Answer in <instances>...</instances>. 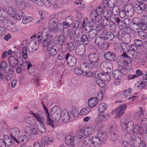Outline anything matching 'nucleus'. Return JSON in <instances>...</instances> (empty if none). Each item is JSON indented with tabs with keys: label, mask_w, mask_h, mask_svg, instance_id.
Here are the masks:
<instances>
[{
	"label": "nucleus",
	"mask_w": 147,
	"mask_h": 147,
	"mask_svg": "<svg viewBox=\"0 0 147 147\" xmlns=\"http://www.w3.org/2000/svg\"><path fill=\"white\" fill-rule=\"evenodd\" d=\"M111 23L109 18H104L102 21L103 25L104 26H107Z\"/></svg>",
	"instance_id": "obj_60"
},
{
	"label": "nucleus",
	"mask_w": 147,
	"mask_h": 147,
	"mask_svg": "<svg viewBox=\"0 0 147 147\" xmlns=\"http://www.w3.org/2000/svg\"><path fill=\"white\" fill-rule=\"evenodd\" d=\"M141 141V139L139 137H136L134 139L132 138V139L131 140L130 143L131 145L135 144V145L137 146L140 143Z\"/></svg>",
	"instance_id": "obj_42"
},
{
	"label": "nucleus",
	"mask_w": 147,
	"mask_h": 147,
	"mask_svg": "<svg viewBox=\"0 0 147 147\" xmlns=\"http://www.w3.org/2000/svg\"><path fill=\"white\" fill-rule=\"evenodd\" d=\"M63 36L61 35L55 37L54 39L55 42L57 44H61L63 41Z\"/></svg>",
	"instance_id": "obj_54"
},
{
	"label": "nucleus",
	"mask_w": 147,
	"mask_h": 147,
	"mask_svg": "<svg viewBox=\"0 0 147 147\" xmlns=\"http://www.w3.org/2000/svg\"><path fill=\"white\" fill-rule=\"evenodd\" d=\"M88 57L90 62H91L94 64L98 63L99 61V57L98 54L96 52L90 53L88 56Z\"/></svg>",
	"instance_id": "obj_8"
},
{
	"label": "nucleus",
	"mask_w": 147,
	"mask_h": 147,
	"mask_svg": "<svg viewBox=\"0 0 147 147\" xmlns=\"http://www.w3.org/2000/svg\"><path fill=\"white\" fill-rule=\"evenodd\" d=\"M47 49L49 56L51 57L55 56L57 54L58 50V47L54 45L49 47Z\"/></svg>",
	"instance_id": "obj_12"
},
{
	"label": "nucleus",
	"mask_w": 147,
	"mask_h": 147,
	"mask_svg": "<svg viewBox=\"0 0 147 147\" xmlns=\"http://www.w3.org/2000/svg\"><path fill=\"white\" fill-rule=\"evenodd\" d=\"M123 26L125 27V29H128L129 28L128 26H126L125 24L126 25H128L129 26H131L132 24V20L128 18H126L123 19Z\"/></svg>",
	"instance_id": "obj_34"
},
{
	"label": "nucleus",
	"mask_w": 147,
	"mask_h": 147,
	"mask_svg": "<svg viewBox=\"0 0 147 147\" xmlns=\"http://www.w3.org/2000/svg\"><path fill=\"white\" fill-rule=\"evenodd\" d=\"M49 32H47L46 33V39L44 40L42 42V46L44 47H51L53 45V36L49 35Z\"/></svg>",
	"instance_id": "obj_7"
},
{
	"label": "nucleus",
	"mask_w": 147,
	"mask_h": 147,
	"mask_svg": "<svg viewBox=\"0 0 147 147\" xmlns=\"http://www.w3.org/2000/svg\"><path fill=\"white\" fill-rule=\"evenodd\" d=\"M66 46L69 51H72L75 49V46L72 42H67L66 44Z\"/></svg>",
	"instance_id": "obj_56"
},
{
	"label": "nucleus",
	"mask_w": 147,
	"mask_h": 147,
	"mask_svg": "<svg viewBox=\"0 0 147 147\" xmlns=\"http://www.w3.org/2000/svg\"><path fill=\"white\" fill-rule=\"evenodd\" d=\"M98 100L96 98H90L88 102L89 107L93 108L95 107L98 103Z\"/></svg>",
	"instance_id": "obj_30"
},
{
	"label": "nucleus",
	"mask_w": 147,
	"mask_h": 147,
	"mask_svg": "<svg viewBox=\"0 0 147 147\" xmlns=\"http://www.w3.org/2000/svg\"><path fill=\"white\" fill-rule=\"evenodd\" d=\"M5 10L11 16H12L13 15L15 11L13 7L9 6L6 7L5 8Z\"/></svg>",
	"instance_id": "obj_43"
},
{
	"label": "nucleus",
	"mask_w": 147,
	"mask_h": 147,
	"mask_svg": "<svg viewBox=\"0 0 147 147\" xmlns=\"http://www.w3.org/2000/svg\"><path fill=\"white\" fill-rule=\"evenodd\" d=\"M127 107L125 104L120 105L114 110L112 111L111 113L112 114H116L115 117L116 119L119 118L124 114L125 109Z\"/></svg>",
	"instance_id": "obj_5"
},
{
	"label": "nucleus",
	"mask_w": 147,
	"mask_h": 147,
	"mask_svg": "<svg viewBox=\"0 0 147 147\" xmlns=\"http://www.w3.org/2000/svg\"><path fill=\"white\" fill-rule=\"evenodd\" d=\"M116 23L117 24L119 28L121 29H125V27L123 26V19L118 17Z\"/></svg>",
	"instance_id": "obj_49"
},
{
	"label": "nucleus",
	"mask_w": 147,
	"mask_h": 147,
	"mask_svg": "<svg viewBox=\"0 0 147 147\" xmlns=\"http://www.w3.org/2000/svg\"><path fill=\"white\" fill-rule=\"evenodd\" d=\"M97 136L99 138L101 142H105L107 140V136L106 133L103 131L99 130L97 133Z\"/></svg>",
	"instance_id": "obj_21"
},
{
	"label": "nucleus",
	"mask_w": 147,
	"mask_h": 147,
	"mask_svg": "<svg viewBox=\"0 0 147 147\" xmlns=\"http://www.w3.org/2000/svg\"><path fill=\"white\" fill-rule=\"evenodd\" d=\"M103 15H104L105 18H109L112 16V14L111 11H110L106 10L103 12Z\"/></svg>",
	"instance_id": "obj_62"
},
{
	"label": "nucleus",
	"mask_w": 147,
	"mask_h": 147,
	"mask_svg": "<svg viewBox=\"0 0 147 147\" xmlns=\"http://www.w3.org/2000/svg\"><path fill=\"white\" fill-rule=\"evenodd\" d=\"M103 38L105 40L109 39L110 40H112L114 37V34L111 32H107L106 30H104L102 33Z\"/></svg>",
	"instance_id": "obj_18"
},
{
	"label": "nucleus",
	"mask_w": 147,
	"mask_h": 147,
	"mask_svg": "<svg viewBox=\"0 0 147 147\" xmlns=\"http://www.w3.org/2000/svg\"><path fill=\"white\" fill-rule=\"evenodd\" d=\"M143 129L142 127H140L138 125L136 124L135 126L134 132L137 134L139 133L141 134L143 132Z\"/></svg>",
	"instance_id": "obj_45"
},
{
	"label": "nucleus",
	"mask_w": 147,
	"mask_h": 147,
	"mask_svg": "<svg viewBox=\"0 0 147 147\" xmlns=\"http://www.w3.org/2000/svg\"><path fill=\"white\" fill-rule=\"evenodd\" d=\"M32 115L35 118L36 121L40 123H42V122L43 120H44V118L42 117L40 115L35 113H34L32 112Z\"/></svg>",
	"instance_id": "obj_38"
},
{
	"label": "nucleus",
	"mask_w": 147,
	"mask_h": 147,
	"mask_svg": "<svg viewBox=\"0 0 147 147\" xmlns=\"http://www.w3.org/2000/svg\"><path fill=\"white\" fill-rule=\"evenodd\" d=\"M138 47L135 45L132 44L129 46V49L127 50L128 53H126L124 52L122 55V56L123 58V63L125 66H128L130 68L131 65L130 64L131 63V61L130 58H133L136 57L134 56V53L133 51L136 50Z\"/></svg>",
	"instance_id": "obj_1"
},
{
	"label": "nucleus",
	"mask_w": 147,
	"mask_h": 147,
	"mask_svg": "<svg viewBox=\"0 0 147 147\" xmlns=\"http://www.w3.org/2000/svg\"><path fill=\"white\" fill-rule=\"evenodd\" d=\"M140 29L143 30H145L147 29L146 26L144 23L141 22H139V23L137 25Z\"/></svg>",
	"instance_id": "obj_57"
},
{
	"label": "nucleus",
	"mask_w": 147,
	"mask_h": 147,
	"mask_svg": "<svg viewBox=\"0 0 147 147\" xmlns=\"http://www.w3.org/2000/svg\"><path fill=\"white\" fill-rule=\"evenodd\" d=\"M118 135L115 133H110V138L111 140L113 141H117L119 139Z\"/></svg>",
	"instance_id": "obj_46"
},
{
	"label": "nucleus",
	"mask_w": 147,
	"mask_h": 147,
	"mask_svg": "<svg viewBox=\"0 0 147 147\" xmlns=\"http://www.w3.org/2000/svg\"><path fill=\"white\" fill-rule=\"evenodd\" d=\"M76 137L70 135H67L65 138V144L69 146L71 144H74V140Z\"/></svg>",
	"instance_id": "obj_25"
},
{
	"label": "nucleus",
	"mask_w": 147,
	"mask_h": 147,
	"mask_svg": "<svg viewBox=\"0 0 147 147\" xmlns=\"http://www.w3.org/2000/svg\"><path fill=\"white\" fill-rule=\"evenodd\" d=\"M94 83L97 84L101 88H103L105 86V82L98 78H96L94 80Z\"/></svg>",
	"instance_id": "obj_53"
},
{
	"label": "nucleus",
	"mask_w": 147,
	"mask_h": 147,
	"mask_svg": "<svg viewBox=\"0 0 147 147\" xmlns=\"http://www.w3.org/2000/svg\"><path fill=\"white\" fill-rule=\"evenodd\" d=\"M110 115L107 113H100L95 119L96 123V127L98 129L102 128L104 126L103 123L110 119Z\"/></svg>",
	"instance_id": "obj_2"
},
{
	"label": "nucleus",
	"mask_w": 147,
	"mask_h": 147,
	"mask_svg": "<svg viewBox=\"0 0 147 147\" xmlns=\"http://www.w3.org/2000/svg\"><path fill=\"white\" fill-rule=\"evenodd\" d=\"M27 42V41L26 40H23L22 42L21 46L18 47V49L20 48L22 49V56L24 59H26L27 58V48L26 47Z\"/></svg>",
	"instance_id": "obj_14"
},
{
	"label": "nucleus",
	"mask_w": 147,
	"mask_h": 147,
	"mask_svg": "<svg viewBox=\"0 0 147 147\" xmlns=\"http://www.w3.org/2000/svg\"><path fill=\"white\" fill-rule=\"evenodd\" d=\"M120 123L121 126L123 130L129 131L132 130L134 125L132 121H128L126 118L123 117L120 120Z\"/></svg>",
	"instance_id": "obj_4"
},
{
	"label": "nucleus",
	"mask_w": 147,
	"mask_h": 147,
	"mask_svg": "<svg viewBox=\"0 0 147 147\" xmlns=\"http://www.w3.org/2000/svg\"><path fill=\"white\" fill-rule=\"evenodd\" d=\"M6 28L8 30L14 32H17L18 30L16 25L11 21L7 23Z\"/></svg>",
	"instance_id": "obj_23"
},
{
	"label": "nucleus",
	"mask_w": 147,
	"mask_h": 147,
	"mask_svg": "<svg viewBox=\"0 0 147 147\" xmlns=\"http://www.w3.org/2000/svg\"><path fill=\"white\" fill-rule=\"evenodd\" d=\"M61 117L63 122L66 123L70 120V116L68 112L66 110L62 111Z\"/></svg>",
	"instance_id": "obj_22"
},
{
	"label": "nucleus",
	"mask_w": 147,
	"mask_h": 147,
	"mask_svg": "<svg viewBox=\"0 0 147 147\" xmlns=\"http://www.w3.org/2000/svg\"><path fill=\"white\" fill-rule=\"evenodd\" d=\"M65 59L67 61L68 65L70 67L74 66L77 63V60L75 57L69 52L65 55Z\"/></svg>",
	"instance_id": "obj_6"
},
{
	"label": "nucleus",
	"mask_w": 147,
	"mask_h": 147,
	"mask_svg": "<svg viewBox=\"0 0 147 147\" xmlns=\"http://www.w3.org/2000/svg\"><path fill=\"white\" fill-rule=\"evenodd\" d=\"M104 9L100 5L97 7L96 9L93 10L91 13L95 12L96 14L101 15L103 12V9Z\"/></svg>",
	"instance_id": "obj_55"
},
{
	"label": "nucleus",
	"mask_w": 147,
	"mask_h": 147,
	"mask_svg": "<svg viewBox=\"0 0 147 147\" xmlns=\"http://www.w3.org/2000/svg\"><path fill=\"white\" fill-rule=\"evenodd\" d=\"M17 6L22 9H24L26 7V4L24 0H15Z\"/></svg>",
	"instance_id": "obj_35"
},
{
	"label": "nucleus",
	"mask_w": 147,
	"mask_h": 147,
	"mask_svg": "<svg viewBox=\"0 0 147 147\" xmlns=\"http://www.w3.org/2000/svg\"><path fill=\"white\" fill-rule=\"evenodd\" d=\"M58 24V20L56 17H52L50 20L49 22V27H51Z\"/></svg>",
	"instance_id": "obj_37"
},
{
	"label": "nucleus",
	"mask_w": 147,
	"mask_h": 147,
	"mask_svg": "<svg viewBox=\"0 0 147 147\" xmlns=\"http://www.w3.org/2000/svg\"><path fill=\"white\" fill-rule=\"evenodd\" d=\"M84 130L86 136H88L93 134L94 131V128L91 127H87Z\"/></svg>",
	"instance_id": "obj_39"
},
{
	"label": "nucleus",
	"mask_w": 147,
	"mask_h": 147,
	"mask_svg": "<svg viewBox=\"0 0 147 147\" xmlns=\"http://www.w3.org/2000/svg\"><path fill=\"white\" fill-rule=\"evenodd\" d=\"M60 108L56 106L53 107L50 110L51 115H50L52 121H59L61 117L62 113Z\"/></svg>",
	"instance_id": "obj_3"
},
{
	"label": "nucleus",
	"mask_w": 147,
	"mask_h": 147,
	"mask_svg": "<svg viewBox=\"0 0 147 147\" xmlns=\"http://www.w3.org/2000/svg\"><path fill=\"white\" fill-rule=\"evenodd\" d=\"M55 140L52 137H50L48 136H45L43 138V142L46 145H51L53 144Z\"/></svg>",
	"instance_id": "obj_29"
},
{
	"label": "nucleus",
	"mask_w": 147,
	"mask_h": 147,
	"mask_svg": "<svg viewBox=\"0 0 147 147\" xmlns=\"http://www.w3.org/2000/svg\"><path fill=\"white\" fill-rule=\"evenodd\" d=\"M27 119V123L30 126H34L35 124V121L34 119L30 117H28Z\"/></svg>",
	"instance_id": "obj_64"
},
{
	"label": "nucleus",
	"mask_w": 147,
	"mask_h": 147,
	"mask_svg": "<svg viewBox=\"0 0 147 147\" xmlns=\"http://www.w3.org/2000/svg\"><path fill=\"white\" fill-rule=\"evenodd\" d=\"M39 131L41 133H43L46 131V129L44 125L42 123H40L38 126Z\"/></svg>",
	"instance_id": "obj_59"
},
{
	"label": "nucleus",
	"mask_w": 147,
	"mask_h": 147,
	"mask_svg": "<svg viewBox=\"0 0 147 147\" xmlns=\"http://www.w3.org/2000/svg\"><path fill=\"white\" fill-rule=\"evenodd\" d=\"M10 135L13 140L16 142H18V140L16 137L18 136L20 134V131L17 128L14 127L10 129Z\"/></svg>",
	"instance_id": "obj_11"
},
{
	"label": "nucleus",
	"mask_w": 147,
	"mask_h": 147,
	"mask_svg": "<svg viewBox=\"0 0 147 147\" xmlns=\"http://www.w3.org/2000/svg\"><path fill=\"white\" fill-rule=\"evenodd\" d=\"M17 140H18V142H16L17 143L23 142L26 143L28 141V139L26 135H24L20 136Z\"/></svg>",
	"instance_id": "obj_40"
},
{
	"label": "nucleus",
	"mask_w": 147,
	"mask_h": 147,
	"mask_svg": "<svg viewBox=\"0 0 147 147\" xmlns=\"http://www.w3.org/2000/svg\"><path fill=\"white\" fill-rule=\"evenodd\" d=\"M126 36L125 32L122 30H120L118 34V37L119 40H126Z\"/></svg>",
	"instance_id": "obj_44"
},
{
	"label": "nucleus",
	"mask_w": 147,
	"mask_h": 147,
	"mask_svg": "<svg viewBox=\"0 0 147 147\" xmlns=\"http://www.w3.org/2000/svg\"><path fill=\"white\" fill-rule=\"evenodd\" d=\"M132 7V6L130 5H127L125 6L124 10L126 12L127 16H131L133 15V10Z\"/></svg>",
	"instance_id": "obj_32"
},
{
	"label": "nucleus",
	"mask_w": 147,
	"mask_h": 147,
	"mask_svg": "<svg viewBox=\"0 0 147 147\" xmlns=\"http://www.w3.org/2000/svg\"><path fill=\"white\" fill-rule=\"evenodd\" d=\"M85 51V46L82 44H78L76 47L75 50L76 54L79 56L83 55Z\"/></svg>",
	"instance_id": "obj_10"
},
{
	"label": "nucleus",
	"mask_w": 147,
	"mask_h": 147,
	"mask_svg": "<svg viewBox=\"0 0 147 147\" xmlns=\"http://www.w3.org/2000/svg\"><path fill=\"white\" fill-rule=\"evenodd\" d=\"M125 71L124 69L114 70L113 72L112 75L115 79L121 78L123 74H124Z\"/></svg>",
	"instance_id": "obj_19"
},
{
	"label": "nucleus",
	"mask_w": 147,
	"mask_h": 147,
	"mask_svg": "<svg viewBox=\"0 0 147 147\" xmlns=\"http://www.w3.org/2000/svg\"><path fill=\"white\" fill-rule=\"evenodd\" d=\"M107 108V105L105 103L102 102L98 106V110L99 113H103Z\"/></svg>",
	"instance_id": "obj_33"
},
{
	"label": "nucleus",
	"mask_w": 147,
	"mask_h": 147,
	"mask_svg": "<svg viewBox=\"0 0 147 147\" xmlns=\"http://www.w3.org/2000/svg\"><path fill=\"white\" fill-rule=\"evenodd\" d=\"M85 133L84 129H81L77 132V136L78 138L82 139L84 136H86Z\"/></svg>",
	"instance_id": "obj_47"
},
{
	"label": "nucleus",
	"mask_w": 147,
	"mask_h": 147,
	"mask_svg": "<svg viewBox=\"0 0 147 147\" xmlns=\"http://www.w3.org/2000/svg\"><path fill=\"white\" fill-rule=\"evenodd\" d=\"M71 114L74 117H76L78 116L79 112L77 107H73L72 110Z\"/></svg>",
	"instance_id": "obj_48"
},
{
	"label": "nucleus",
	"mask_w": 147,
	"mask_h": 147,
	"mask_svg": "<svg viewBox=\"0 0 147 147\" xmlns=\"http://www.w3.org/2000/svg\"><path fill=\"white\" fill-rule=\"evenodd\" d=\"M43 108L45 112L46 116L47 117V124L51 126L53 128L54 127L55 125L53 121L51 120L50 113L47 108L45 106H43Z\"/></svg>",
	"instance_id": "obj_13"
},
{
	"label": "nucleus",
	"mask_w": 147,
	"mask_h": 147,
	"mask_svg": "<svg viewBox=\"0 0 147 147\" xmlns=\"http://www.w3.org/2000/svg\"><path fill=\"white\" fill-rule=\"evenodd\" d=\"M88 35L90 38L91 39H94L96 37L97 35L96 30L92 29L89 32Z\"/></svg>",
	"instance_id": "obj_51"
},
{
	"label": "nucleus",
	"mask_w": 147,
	"mask_h": 147,
	"mask_svg": "<svg viewBox=\"0 0 147 147\" xmlns=\"http://www.w3.org/2000/svg\"><path fill=\"white\" fill-rule=\"evenodd\" d=\"M37 49V42L36 41L31 40L28 44L27 49L30 52H34Z\"/></svg>",
	"instance_id": "obj_16"
},
{
	"label": "nucleus",
	"mask_w": 147,
	"mask_h": 147,
	"mask_svg": "<svg viewBox=\"0 0 147 147\" xmlns=\"http://www.w3.org/2000/svg\"><path fill=\"white\" fill-rule=\"evenodd\" d=\"M27 65V68L28 72L29 74H31L33 71L34 69L32 68V65L30 61L26 62Z\"/></svg>",
	"instance_id": "obj_52"
},
{
	"label": "nucleus",
	"mask_w": 147,
	"mask_h": 147,
	"mask_svg": "<svg viewBox=\"0 0 147 147\" xmlns=\"http://www.w3.org/2000/svg\"><path fill=\"white\" fill-rule=\"evenodd\" d=\"M92 144L96 147H100L101 145V142L99 138L95 136L92 138Z\"/></svg>",
	"instance_id": "obj_24"
},
{
	"label": "nucleus",
	"mask_w": 147,
	"mask_h": 147,
	"mask_svg": "<svg viewBox=\"0 0 147 147\" xmlns=\"http://www.w3.org/2000/svg\"><path fill=\"white\" fill-rule=\"evenodd\" d=\"M92 138H91L90 137H86L84 138L83 140V142L84 144L88 147L90 146L92 144Z\"/></svg>",
	"instance_id": "obj_36"
},
{
	"label": "nucleus",
	"mask_w": 147,
	"mask_h": 147,
	"mask_svg": "<svg viewBox=\"0 0 147 147\" xmlns=\"http://www.w3.org/2000/svg\"><path fill=\"white\" fill-rule=\"evenodd\" d=\"M90 111V108L88 107L83 108L81 110L80 113L81 115H84L88 113Z\"/></svg>",
	"instance_id": "obj_41"
},
{
	"label": "nucleus",
	"mask_w": 147,
	"mask_h": 147,
	"mask_svg": "<svg viewBox=\"0 0 147 147\" xmlns=\"http://www.w3.org/2000/svg\"><path fill=\"white\" fill-rule=\"evenodd\" d=\"M32 20V18L31 17H27L26 16H24L22 21V23L23 24H26L30 22Z\"/></svg>",
	"instance_id": "obj_50"
},
{
	"label": "nucleus",
	"mask_w": 147,
	"mask_h": 147,
	"mask_svg": "<svg viewBox=\"0 0 147 147\" xmlns=\"http://www.w3.org/2000/svg\"><path fill=\"white\" fill-rule=\"evenodd\" d=\"M95 64L92 62H90V63H82L80 65L81 67L83 69L86 68L92 69L94 67Z\"/></svg>",
	"instance_id": "obj_31"
},
{
	"label": "nucleus",
	"mask_w": 147,
	"mask_h": 147,
	"mask_svg": "<svg viewBox=\"0 0 147 147\" xmlns=\"http://www.w3.org/2000/svg\"><path fill=\"white\" fill-rule=\"evenodd\" d=\"M51 32L56 33L57 34L62 33V25L61 24H58L54 26L49 27Z\"/></svg>",
	"instance_id": "obj_9"
},
{
	"label": "nucleus",
	"mask_w": 147,
	"mask_h": 147,
	"mask_svg": "<svg viewBox=\"0 0 147 147\" xmlns=\"http://www.w3.org/2000/svg\"><path fill=\"white\" fill-rule=\"evenodd\" d=\"M105 58L107 60L113 61L116 59L115 54L112 51H107L104 54Z\"/></svg>",
	"instance_id": "obj_17"
},
{
	"label": "nucleus",
	"mask_w": 147,
	"mask_h": 147,
	"mask_svg": "<svg viewBox=\"0 0 147 147\" xmlns=\"http://www.w3.org/2000/svg\"><path fill=\"white\" fill-rule=\"evenodd\" d=\"M24 15V13L22 11L19 9H16L14 11V14L12 17L14 18L20 20Z\"/></svg>",
	"instance_id": "obj_27"
},
{
	"label": "nucleus",
	"mask_w": 147,
	"mask_h": 147,
	"mask_svg": "<svg viewBox=\"0 0 147 147\" xmlns=\"http://www.w3.org/2000/svg\"><path fill=\"white\" fill-rule=\"evenodd\" d=\"M8 61L10 65L12 67L16 66L18 63V59L13 56H11L8 58Z\"/></svg>",
	"instance_id": "obj_26"
},
{
	"label": "nucleus",
	"mask_w": 147,
	"mask_h": 147,
	"mask_svg": "<svg viewBox=\"0 0 147 147\" xmlns=\"http://www.w3.org/2000/svg\"><path fill=\"white\" fill-rule=\"evenodd\" d=\"M82 42L85 44L87 45L88 44V40L85 34L82 35L81 38Z\"/></svg>",
	"instance_id": "obj_63"
},
{
	"label": "nucleus",
	"mask_w": 147,
	"mask_h": 147,
	"mask_svg": "<svg viewBox=\"0 0 147 147\" xmlns=\"http://www.w3.org/2000/svg\"><path fill=\"white\" fill-rule=\"evenodd\" d=\"M95 12L91 13L90 16V19L94 20L96 22H99L102 19V17L101 15L96 14Z\"/></svg>",
	"instance_id": "obj_20"
},
{
	"label": "nucleus",
	"mask_w": 147,
	"mask_h": 147,
	"mask_svg": "<svg viewBox=\"0 0 147 147\" xmlns=\"http://www.w3.org/2000/svg\"><path fill=\"white\" fill-rule=\"evenodd\" d=\"M110 63H108L106 61L102 62L100 64V67L102 71H111V68L109 67V65H111Z\"/></svg>",
	"instance_id": "obj_28"
},
{
	"label": "nucleus",
	"mask_w": 147,
	"mask_h": 147,
	"mask_svg": "<svg viewBox=\"0 0 147 147\" xmlns=\"http://www.w3.org/2000/svg\"><path fill=\"white\" fill-rule=\"evenodd\" d=\"M138 34L139 36L142 39L147 38V33L144 31H138Z\"/></svg>",
	"instance_id": "obj_58"
},
{
	"label": "nucleus",
	"mask_w": 147,
	"mask_h": 147,
	"mask_svg": "<svg viewBox=\"0 0 147 147\" xmlns=\"http://www.w3.org/2000/svg\"><path fill=\"white\" fill-rule=\"evenodd\" d=\"M102 37L98 36L95 39V42L98 45H101V44L103 42Z\"/></svg>",
	"instance_id": "obj_61"
},
{
	"label": "nucleus",
	"mask_w": 147,
	"mask_h": 147,
	"mask_svg": "<svg viewBox=\"0 0 147 147\" xmlns=\"http://www.w3.org/2000/svg\"><path fill=\"white\" fill-rule=\"evenodd\" d=\"M2 140L1 144H3L2 147H6V146H10L12 143V140L7 135H5L3 136V139H1Z\"/></svg>",
	"instance_id": "obj_15"
}]
</instances>
